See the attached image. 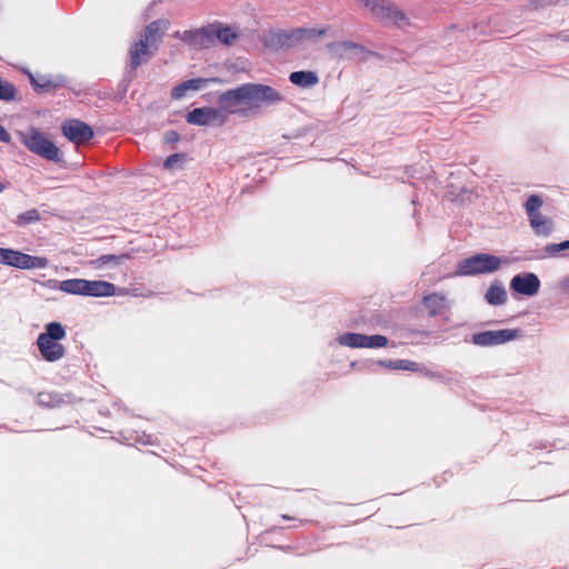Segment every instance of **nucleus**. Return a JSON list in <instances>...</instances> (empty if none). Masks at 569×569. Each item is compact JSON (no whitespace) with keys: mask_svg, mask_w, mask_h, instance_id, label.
I'll list each match as a JSON object with an SVG mask.
<instances>
[{"mask_svg":"<svg viewBox=\"0 0 569 569\" xmlns=\"http://www.w3.org/2000/svg\"><path fill=\"white\" fill-rule=\"evenodd\" d=\"M289 80L297 87L310 88L318 83L319 79L312 71H295L290 74Z\"/></svg>","mask_w":569,"mask_h":569,"instance_id":"19","label":"nucleus"},{"mask_svg":"<svg viewBox=\"0 0 569 569\" xmlns=\"http://www.w3.org/2000/svg\"><path fill=\"white\" fill-rule=\"evenodd\" d=\"M61 130L67 139L77 144L89 141L93 137L91 127L77 119L66 120Z\"/></svg>","mask_w":569,"mask_h":569,"instance_id":"10","label":"nucleus"},{"mask_svg":"<svg viewBox=\"0 0 569 569\" xmlns=\"http://www.w3.org/2000/svg\"><path fill=\"white\" fill-rule=\"evenodd\" d=\"M329 49L340 56V57H343V56H347L349 54L350 52H352L353 50L357 49V46L351 43V42H347V41H343V42H337V43H332L329 46Z\"/></svg>","mask_w":569,"mask_h":569,"instance_id":"27","label":"nucleus"},{"mask_svg":"<svg viewBox=\"0 0 569 569\" xmlns=\"http://www.w3.org/2000/svg\"><path fill=\"white\" fill-rule=\"evenodd\" d=\"M18 136L28 150L37 156L54 162L61 160L59 148L39 129L32 127L26 131H19Z\"/></svg>","mask_w":569,"mask_h":569,"instance_id":"5","label":"nucleus"},{"mask_svg":"<svg viewBox=\"0 0 569 569\" xmlns=\"http://www.w3.org/2000/svg\"><path fill=\"white\" fill-rule=\"evenodd\" d=\"M31 82L33 83V86L36 87H39V88H44V84H38V82L36 81V79L33 77H31Z\"/></svg>","mask_w":569,"mask_h":569,"instance_id":"37","label":"nucleus"},{"mask_svg":"<svg viewBox=\"0 0 569 569\" xmlns=\"http://www.w3.org/2000/svg\"><path fill=\"white\" fill-rule=\"evenodd\" d=\"M339 345L348 348L379 349L388 345V339L382 335L367 336L357 332H346L337 338Z\"/></svg>","mask_w":569,"mask_h":569,"instance_id":"8","label":"nucleus"},{"mask_svg":"<svg viewBox=\"0 0 569 569\" xmlns=\"http://www.w3.org/2000/svg\"><path fill=\"white\" fill-rule=\"evenodd\" d=\"M540 280L533 272L516 274L510 280V289L521 296L533 297L539 292Z\"/></svg>","mask_w":569,"mask_h":569,"instance_id":"9","label":"nucleus"},{"mask_svg":"<svg viewBox=\"0 0 569 569\" xmlns=\"http://www.w3.org/2000/svg\"><path fill=\"white\" fill-rule=\"evenodd\" d=\"M283 96L276 88L263 83H243L219 97L222 110L229 114L248 116L263 107L278 104Z\"/></svg>","mask_w":569,"mask_h":569,"instance_id":"1","label":"nucleus"},{"mask_svg":"<svg viewBox=\"0 0 569 569\" xmlns=\"http://www.w3.org/2000/svg\"><path fill=\"white\" fill-rule=\"evenodd\" d=\"M166 139H167L168 141H174V140H177V139H178V134H177L176 132H173V131L168 132V133L166 134Z\"/></svg>","mask_w":569,"mask_h":569,"instance_id":"35","label":"nucleus"},{"mask_svg":"<svg viewBox=\"0 0 569 569\" xmlns=\"http://www.w3.org/2000/svg\"><path fill=\"white\" fill-rule=\"evenodd\" d=\"M48 286L52 289H58L68 295L84 297L86 279L74 278L63 281L49 280Z\"/></svg>","mask_w":569,"mask_h":569,"instance_id":"15","label":"nucleus"},{"mask_svg":"<svg viewBox=\"0 0 569 569\" xmlns=\"http://www.w3.org/2000/svg\"><path fill=\"white\" fill-rule=\"evenodd\" d=\"M486 301L491 306H501L507 301V291L501 283H492L486 292Z\"/></svg>","mask_w":569,"mask_h":569,"instance_id":"20","label":"nucleus"},{"mask_svg":"<svg viewBox=\"0 0 569 569\" xmlns=\"http://www.w3.org/2000/svg\"><path fill=\"white\" fill-rule=\"evenodd\" d=\"M180 39L194 48H208L213 42V28L184 31Z\"/></svg>","mask_w":569,"mask_h":569,"instance_id":"13","label":"nucleus"},{"mask_svg":"<svg viewBox=\"0 0 569 569\" xmlns=\"http://www.w3.org/2000/svg\"><path fill=\"white\" fill-rule=\"evenodd\" d=\"M556 39L563 43H569V28L558 32Z\"/></svg>","mask_w":569,"mask_h":569,"instance_id":"33","label":"nucleus"},{"mask_svg":"<svg viewBox=\"0 0 569 569\" xmlns=\"http://www.w3.org/2000/svg\"><path fill=\"white\" fill-rule=\"evenodd\" d=\"M387 16L388 17H387L386 21H390L396 24H401L402 22L406 21L405 13L392 4H391V10L389 11V13Z\"/></svg>","mask_w":569,"mask_h":569,"instance_id":"31","label":"nucleus"},{"mask_svg":"<svg viewBox=\"0 0 569 569\" xmlns=\"http://www.w3.org/2000/svg\"><path fill=\"white\" fill-rule=\"evenodd\" d=\"M213 36L224 44H230L237 38V33L229 27L213 28Z\"/></svg>","mask_w":569,"mask_h":569,"instance_id":"24","label":"nucleus"},{"mask_svg":"<svg viewBox=\"0 0 569 569\" xmlns=\"http://www.w3.org/2000/svg\"><path fill=\"white\" fill-rule=\"evenodd\" d=\"M366 7L380 20L386 21L391 10V3L386 0H367Z\"/></svg>","mask_w":569,"mask_h":569,"instance_id":"23","label":"nucleus"},{"mask_svg":"<svg viewBox=\"0 0 569 569\" xmlns=\"http://www.w3.org/2000/svg\"><path fill=\"white\" fill-rule=\"evenodd\" d=\"M543 204V200L538 194H531L525 203L526 213L528 217L540 213V208Z\"/></svg>","mask_w":569,"mask_h":569,"instance_id":"25","label":"nucleus"},{"mask_svg":"<svg viewBox=\"0 0 569 569\" xmlns=\"http://www.w3.org/2000/svg\"><path fill=\"white\" fill-rule=\"evenodd\" d=\"M366 7L380 20L386 21L391 10V3L386 0H367Z\"/></svg>","mask_w":569,"mask_h":569,"instance_id":"22","label":"nucleus"},{"mask_svg":"<svg viewBox=\"0 0 569 569\" xmlns=\"http://www.w3.org/2000/svg\"><path fill=\"white\" fill-rule=\"evenodd\" d=\"M379 366L385 368H390L393 370H403V371H420V366L411 360L399 359V360H379L377 361Z\"/></svg>","mask_w":569,"mask_h":569,"instance_id":"21","label":"nucleus"},{"mask_svg":"<svg viewBox=\"0 0 569 569\" xmlns=\"http://www.w3.org/2000/svg\"><path fill=\"white\" fill-rule=\"evenodd\" d=\"M14 87L8 81L0 79V100H11L14 98Z\"/></svg>","mask_w":569,"mask_h":569,"instance_id":"29","label":"nucleus"},{"mask_svg":"<svg viewBox=\"0 0 569 569\" xmlns=\"http://www.w3.org/2000/svg\"><path fill=\"white\" fill-rule=\"evenodd\" d=\"M40 219L39 212L36 209L28 210L18 216L19 224H28L31 222H36Z\"/></svg>","mask_w":569,"mask_h":569,"instance_id":"30","label":"nucleus"},{"mask_svg":"<svg viewBox=\"0 0 569 569\" xmlns=\"http://www.w3.org/2000/svg\"><path fill=\"white\" fill-rule=\"evenodd\" d=\"M207 82L206 79H191L187 80L172 89L171 96L176 99H181L188 94L189 91H198Z\"/></svg>","mask_w":569,"mask_h":569,"instance_id":"18","label":"nucleus"},{"mask_svg":"<svg viewBox=\"0 0 569 569\" xmlns=\"http://www.w3.org/2000/svg\"><path fill=\"white\" fill-rule=\"evenodd\" d=\"M11 140V137L9 132L4 129V127L0 126V141L1 142H9Z\"/></svg>","mask_w":569,"mask_h":569,"instance_id":"34","label":"nucleus"},{"mask_svg":"<svg viewBox=\"0 0 569 569\" xmlns=\"http://www.w3.org/2000/svg\"><path fill=\"white\" fill-rule=\"evenodd\" d=\"M569 250V240L559 242V243H550L545 247V252L549 257H553L559 254L561 251Z\"/></svg>","mask_w":569,"mask_h":569,"instance_id":"28","label":"nucleus"},{"mask_svg":"<svg viewBox=\"0 0 569 569\" xmlns=\"http://www.w3.org/2000/svg\"><path fill=\"white\" fill-rule=\"evenodd\" d=\"M117 287L108 281L103 280H87L86 279V289L84 297H94V298H103V297H112L117 295Z\"/></svg>","mask_w":569,"mask_h":569,"instance_id":"14","label":"nucleus"},{"mask_svg":"<svg viewBox=\"0 0 569 569\" xmlns=\"http://www.w3.org/2000/svg\"><path fill=\"white\" fill-rule=\"evenodd\" d=\"M519 329L487 330L472 335L471 341L479 347H495L521 338Z\"/></svg>","mask_w":569,"mask_h":569,"instance_id":"7","label":"nucleus"},{"mask_svg":"<svg viewBox=\"0 0 569 569\" xmlns=\"http://www.w3.org/2000/svg\"><path fill=\"white\" fill-rule=\"evenodd\" d=\"M0 264L22 270L44 269L48 267L49 260L46 257L30 256L14 249L0 248Z\"/></svg>","mask_w":569,"mask_h":569,"instance_id":"6","label":"nucleus"},{"mask_svg":"<svg viewBox=\"0 0 569 569\" xmlns=\"http://www.w3.org/2000/svg\"><path fill=\"white\" fill-rule=\"evenodd\" d=\"M423 305L430 316H436L449 308L448 299L440 293H431L425 297Z\"/></svg>","mask_w":569,"mask_h":569,"instance_id":"16","label":"nucleus"},{"mask_svg":"<svg viewBox=\"0 0 569 569\" xmlns=\"http://www.w3.org/2000/svg\"><path fill=\"white\" fill-rule=\"evenodd\" d=\"M38 84H44V86H46L47 83H46V82H42V81H39V82H38Z\"/></svg>","mask_w":569,"mask_h":569,"instance_id":"38","label":"nucleus"},{"mask_svg":"<svg viewBox=\"0 0 569 569\" xmlns=\"http://www.w3.org/2000/svg\"><path fill=\"white\" fill-rule=\"evenodd\" d=\"M515 259L498 257L489 253H478L458 262L456 276H475L492 273L503 264H510Z\"/></svg>","mask_w":569,"mask_h":569,"instance_id":"4","label":"nucleus"},{"mask_svg":"<svg viewBox=\"0 0 569 569\" xmlns=\"http://www.w3.org/2000/svg\"><path fill=\"white\" fill-rule=\"evenodd\" d=\"M8 188V183L0 181V193H2Z\"/></svg>","mask_w":569,"mask_h":569,"instance_id":"36","label":"nucleus"},{"mask_svg":"<svg viewBox=\"0 0 569 569\" xmlns=\"http://www.w3.org/2000/svg\"><path fill=\"white\" fill-rule=\"evenodd\" d=\"M66 336L67 331L60 322L47 323L43 332L37 338V347L41 358L48 362L60 361L66 355V349L61 343Z\"/></svg>","mask_w":569,"mask_h":569,"instance_id":"3","label":"nucleus"},{"mask_svg":"<svg viewBox=\"0 0 569 569\" xmlns=\"http://www.w3.org/2000/svg\"><path fill=\"white\" fill-rule=\"evenodd\" d=\"M326 32V29L318 28H299L291 32H282L276 34L278 42L282 46H292L303 39H311L320 37Z\"/></svg>","mask_w":569,"mask_h":569,"instance_id":"12","label":"nucleus"},{"mask_svg":"<svg viewBox=\"0 0 569 569\" xmlns=\"http://www.w3.org/2000/svg\"><path fill=\"white\" fill-rule=\"evenodd\" d=\"M126 256H114V254H106L101 256L98 259H96L92 263L96 266V268H103L104 266L112 263L114 266H118L126 260Z\"/></svg>","mask_w":569,"mask_h":569,"instance_id":"26","label":"nucleus"},{"mask_svg":"<svg viewBox=\"0 0 569 569\" xmlns=\"http://www.w3.org/2000/svg\"><path fill=\"white\" fill-rule=\"evenodd\" d=\"M182 159H183V156L179 154V153L169 156L164 161V168L173 169L182 161Z\"/></svg>","mask_w":569,"mask_h":569,"instance_id":"32","label":"nucleus"},{"mask_svg":"<svg viewBox=\"0 0 569 569\" xmlns=\"http://www.w3.org/2000/svg\"><path fill=\"white\" fill-rule=\"evenodd\" d=\"M226 113L222 108H197L188 113L187 121L197 126H209L213 123H223L226 121Z\"/></svg>","mask_w":569,"mask_h":569,"instance_id":"11","label":"nucleus"},{"mask_svg":"<svg viewBox=\"0 0 569 569\" xmlns=\"http://www.w3.org/2000/svg\"><path fill=\"white\" fill-rule=\"evenodd\" d=\"M531 228L533 229L537 236H549L553 230V222L550 218L537 213L531 217H528Z\"/></svg>","mask_w":569,"mask_h":569,"instance_id":"17","label":"nucleus"},{"mask_svg":"<svg viewBox=\"0 0 569 569\" xmlns=\"http://www.w3.org/2000/svg\"><path fill=\"white\" fill-rule=\"evenodd\" d=\"M169 28L168 20H157L151 22L139 39L130 48V60L132 68L141 66L158 49L163 33Z\"/></svg>","mask_w":569,"mask_h":569,"instance_id":"2","label":"nucleus"}]
</instances>
